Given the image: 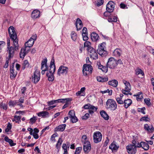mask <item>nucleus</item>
Masks as SVG:
<instances>
[{
  "instance_id": "56",
  "label": "nucleus",
  "mask_w": 154,
  "mask_h": 154,
  "mask_svg": "<svg viewBox=\"0 0 154 154\" xmlns=\"http://www.w3.org/2000/svg\"><path fill=\"white\" fill-rule=\"evenodd\" d=\"M57 103V100H52L50 101H49L48 102V105H50L52 104H54V103Z\"/></svg>"
},
{
  "instance_id": "14",
  "label": "nucleus",
  "mask_w": 154,
  "mask_h": 154,
  "mask_svg": "<svg viewBox=\"0 0 154 154\" xmlns=\"http://www.w3.org/2000/svg\"><path fill=\"white\" fill-rule=\"evenodd\" d=\"M83 144V149L84 152L86 153H88L91 149V145L90 142L89 141H87L85 142V143Z\"/></svg>"
},
{
  "instance_id": "15",
  "label": "nucleus",
  "mask_w": 154,
  "mask_h": 154,
  "mask_svg": "<svg viewBox=\"0 0 154 154\" xmlns=\"http://www.w3.org/2000/svg\"><path fill=\"white\" fill-rule=\"evenodd\" d=\"M114 3L112 1L109 2L106 5V10L109 12L113 11L114 8Z\"/></svg>"
},
{
  "instance_id": "49",
  "label": "nucleus",
  "mask_w": 154,
  "mask_h": 154,
  "mask_svg": "<svg viewBox=\"0 0 154 154\" xmlns=\"http://www.w3.org/2000/svg\"><path fill=\"white\" fill-rule=\"evenodd\" d=\"M150 100L149 98H145L144 99V101L145 103L146 104L149 106L151 104V103L150 102Z\"/></svg>"
},
{
  "instance_id": "58",
  "label": "nucleus",
  "mask_w": 154,
  "mask_h": 154,
  "mask_svg": "<svg viewBox=\"0 0 154 154\" xmlns=\"http://www.w3.org/2000/svg\"><path fill=\"white\" fill-rule=\"evenodd\" d=\"M37 38V35L36 34L34 35H32L31 37L29 39L31 40H32L34 42V41H35Z\"/></svg>"
},
{
  "instance_id": "31",
  "label": "nucleus",
  "mask_w": 154,
  "mask_h": 154,
  "mask_svg": "<svg viewBox=\"0 0 154 154\" xmlns=\"http://www.w3.org/2000/svg\"><path fill=\"white\" fill-rule=\"evenodd\" d=\"M47 76L48 78V80L50 81H53L54 79V73L49 72L46 73Z\"/></svg>"
},
{
  "instance_id": "40",
  "label": "nucleus",
  "mask_w": 154,
  "mask_h": 154,
  "mask_svg": "<svg viewBox=\"0 0 154 154\" xmlns=\"http://www.w3.org/2000/svg\"><path fill=\"white\" fill-rule=\"evenodd\" d=\"M62 142L63 141L61 138H60L57 141V144L56 145V147L57 149L60 148Z\"/></svg>"
},
{
  "instance_id": "6",
  "label": "nucleus",
  "mask_w": 154,
  "mask_h": 154,
  "mask_svg": "<svg viewBox=\"0 0 154 154\" xmlns=\"http://www.w3.org/2000/svg\"><path fill=\"white\" fill-rule=\"evenodd\" d=\"M92 66L89 64H85L83 65L82 72L84 75L86 76L87 75L91 74L92 72Z\"/></svg>"
},
{
  "instance_id": "46",
  "label": "nucleus",
  "mask_w": 154,
  "mask_h": 154,
  "mask_svg": "<svg viewBox=\"0 0 154 154\" xmlns=\"http://www.w3.org/2000/svg\"><path fill=\"white\" fill-rule=\"evenodd\" d=\"M122 93L125 94V95H132L131 93V92L130 91H128L126 90H123V89L122 90Z\"/></svg>"
},
{
  "instance_id": "61",
  "label": "nucleus",
  "mask_w": 154,
  "mask_h": 154,
  "mask_svg": "<svg viewBox=\"0 0 154 154\" xmlns=\"http://www.w3.org/2000/svg\"><path fill=\"white\" fill-rule=\"evenodd\" d=\"M111 13L106 11L104 12V16L106 17H108L110 15V13Z\"/></svg>"
},
{
  "instance_id": "25",
  "label": "nucleus",
  "mask_w": 154,
  "mask_h": 154,
  "mask_svg": "<svg viewBox=\"0 0 154 154\" xmlns=\"http://www.w3.org/2000/svg\"><path fill=\"white\" fill-rule=\"evenodd\" d=\"M17 73L16 72H15L14 70V67L12 66L10 67V77L11 79L14 78L16 76Z\"/></svg>"
},
{
  "instance_id": "53",
  "label": "nucleus",
  "mask_w": 154,
  "mask_h": 154,
  "mask_svg": "<svg viewBox=\"0 0 154 154\" xmlns=\"http://www.w3.org/2000/svg\"><path fill=\"white\" fill-rule=\"evenodd\" d=\"M108 67L106 66H103V67L101 69V70L103 72H104L105 73H106L108 71Z\"/></svg>"
},
{
  "instance_id": "48",
  "label": "nucleus",
  "mask_w": 154,
  "mask_h": 154,
  "mask_svg": "<svg viewBox=\"0 0 154 154\" xmlns=\"http://www.w3.org/2000/svg\"><path fill=\"white\" fill-rule=\"evenodd\" d=\"M11 125L10 123H8V125L7 126V128L5 130V132H9L10 130L11 129Z\"/></svg>"
},
{
  "instance_id": "63",
  "label": "nucleus",
  "mask_w": 154,
  "mask_h": 154,
  "mask_svg": "<svg viewBox=\"0 0 154 154\" xmlns=\"http://www.w3.org/2000/svg\"><path fill=\"white\" fill-rule=\"evenodd\" d=\"M8 143H9L11 146H14L16 144L15 143H14L13 141L11 139Z\"/></svg>"
},
{
  "instance_id": "37",
  "label": "nucleus",
  "mask_w": 154,
  "mask_h": 154,
  "mask_svg": "<svg viewBox=\"0 0 154 154\" xmlns=\"http://www.w3.org/2000/svg\"><path fill=\"white\" fill-rule=\"evenodd\" d=\"M91 43L89 41H86L84 44V48L87 47V50L89 48H92L91 46Z\"/></svg>"
},
{
  "instance_id": "35",
  "label": "nucleus",
  "mask_w": 154,
  "mask_h": 154,
  "mask_svg": "<svg viewBox=\"0 0 154 154\" xmlns=\"http://www.w3.org/2000/svg\"><path fill=\"white\" fill-rule=\"evenodd\" d=\"M71 100L70 98L60 99L57 100V103L61 102L62 103H64L70 101Z\"/></svg>"
},
{
  "instance_id": "54",
  "label": "nucleus",
  "mask_w": 154,
  "mask_h": 154,
  "mask_svg": "<svg viewBox=\"0 0 154 154\" xmlns=\"http://www.w3.org/2000/svg\"><path fill=\"white\" fill-rule=\"evenodd\" d=\"M83 39V40L85 41L88 40V38L87 36V34H82Z\"/></svg>"
},
{
  "instance_id": "5",
  "label": "nucleus",
  "mask_w": 154,
  "mask_h": 154,
  "mask_svg": "<svg viewBox=\"0 0 154 154\" xmlns=\"http://www.w3.org/2000/svg\"><path fill=\"white\" fill-rule=\"evenodd\" d=\"M117 61L113 58H110L106 63V66L110 69H114L117 66Z\"/></svg>"
},
{
  "instance_id": "57",
  "label": "nucleus",
  "mask_w": 154,
  "mask_h": 154,
  "mask_svg": "<svg viewBox=\"0 0 154 154\" xmlns=\"http://www.w3.org/2000/svg\"><path fill=\"white\" fill-rule=\"evenodd\" d=\"M89 114L88 113H86L85 115L82 117L83 119H87L89 117Z\"/></svg>"
},
{
  "instance_id": "26",
  "label": "nucleus",
  "mask_w": 154,
  "mask_h": 154,
  "mask_svg": "<svg viewBox=\"0 0 154 154\" xmlns=\"http://www.w3.org/2000/svg\"><path fill=\"white\" fill-rule=\"evenodd\" d=\"M85 88L84 87L82 88L80 91H78L76 93L77 96L80 95L81 96H84L85 95Z\"/></svg>"
},
{
  "instance_id": "47",
  "label": "nucleus",
  "mask_w": 154,
  "mask_h": 154,
  "mask_svg": "<svg viewBox=\"0 0 154 154\" xmlns=\"http://www.w3.org/2000/svg\"><path fill=\"white\" fill-rule=\"evenodd\" d=\"M150 119L148 117V116H144L141 118L140 119V121H149Z\"/></svg>"
},
{
  "instance_id": "2",
  "label": "nucleus",
  "mask_w": 154,
  "mask_h": 154,
  "mask_svg": "<svg viewBox=\"0 0 154 154\" xmlns=\"http://www.w3.org/2000/svg\"><path fill=\"white\" fill-rule=\"evenodd\" d=\"M34 42L32 40L29 39L25 44V48H23L21 49L20 54V57L23 59H24V57L28 52L30 50L29 48L33 45Z\"/></svg>"
},
{
  "instance_id": "21",
  "label": "nucleus",
  "mask_w": 154,
  "mask_h": 154,
  "mask_svg": "<svg viewBox=\"0 0 154 154\" xmlns=\"http://www.w3.org/2000/svg\"><path fill=\"white\" fill-rule=\"evenodd\" d=\"M122 53V50L119 48H116L115 49L113 52V54L116 57H119Z\"/></svg>"
},
{
  "instance_id": "1",
  "label": "nucleus",
  "mask_w": 154,
  "mask_h": 154,
  "mask_svg": "<svg viewBox=\"0 0 154 154\" xmlns=\"http://www.w3.org/2000/svg\"><path fill=\"white\" fill-rule=\"evenodd\" d=\"M8 31L10 38L13 41V44L15 47L14 48L12 46L8 47V57L9 58H11L14 55L15 50H17L18 49L19 46L18 44V39H17V35L14 27L12 26H10L8 29Z\"/></svg>"
},
{
  "instance_id": "50",
  "label": "nucleus",
  "mask_w": 154,
  "mask_h": 154,
  "mask_svg": "<svg viewBox=\"0 0 154 154\" xmlns=\"http://www.w3.org/2000/svg\"><path fill=\"white\" fill-rule=\"evenodd\" d=\"M121 97H117L116 100L117 103L119 104H122L124 103V102L122 100Z\"/></svg>"
},
{
  "instance_id": "28",
  "label": "nucleus",
  "mask_w": 154,
  "mask_h": 154,
  "mask_svg": "<svg viewBox=\"0 0 154 154\" xmlns=\"http://www.w3.org/2000/svg\"><path fill=\"white\" fill-rule=\"evenodd\" d=\"M66 125L65 124L59 125L56 128V131H63L65 129Z\"/></svg>"
},
{
  "instance_id": "30",
  "label": "nucleus",
  "mask_w": 154,
  "mask_h": 154,
  "mask_svg": "<svg viewBox=\"0 0 154 154\" xmlns=\"http://www.w3.org/2000/svg\"><path fill=\"white\" fill-rule=\"evenodd\" d=\"M109 85H111L113 87H116L117 86L118 84V81L116 80H113L109 81L108 82Z\"/></svg>"
},
{
  "instance_id": "17",
  "label": "nucleus",
  "mask_w": 154,
  "mask_h": 154,
  "mask_svg": "<svg viewBox=\"0 0 154 154\" xmlns=\"http://www.w3.org/2000/svg\"><path fill=\"white\" fill-rule=\"evenodd\" d=\"M119 147V146L117 145L116 142L114 141L111 143L109 147V148L112 151L117 150Z\"/></svg>"
},
{
  "instance_id": "16",
  "label": "nucleus",
  "mask_w": 154,
  "mask_h": 154,
  "mask_svg": "<svg viewBox=\"0 0 154 154\" xmlns=\"http://www.w3.org/2000/svg\"><path fill=\"white\" fill-rule=\"evenodd\" d=\"M50 69L49 72L54 73L55 70V66L54 63V57L52 58L49 66Z\"/></svg>"
},
{
  "instance_id": "11",
  "label": "nucleus",
  "mask_w": 154,
  "mask_h": 154,
  "mask_svg": "<svg viewBox=\"0 0 154 154\" xmlns=\"http://www.w3.org/2000/svg\"><path fill=\"white\" fill-rule=\"evenodd\" d=\"M126 148L129 154H135L137 151L136 146L134 145H128Z\"/></svg>"
},
{
  "instance_id": "12",
  "label": "nucleus",
  "mask_w": 154,
  "mask_h": 154,
  "mask_svg": "<svg viewBox=\"0 0 154 154\" xmlns=\"http://www.w3.org/2000/svg\"><path fill=\"white\" fill-rule=\"evenodd\" d=\"M84 108L85 109H88V112L90 114H92L94 113V111L91 110H93L94 111H96L97 108L95 107L93 105H91L90 104H88L85 105L84 106Z\"/></svg>"
},
{
  "instance_id": "62",
  "label": "nucleus",
  "mask_w": 154,
  "mask_h": 154,
  "mask_svg": "<svg viewBox=\"0 0 154 154\" xmlns=\"http://www.w3.org/2000/svg\"><path fill=\"white\" fill-rule=\"evenodd\" d=\"M36 120V119L35 117H33L31 118L30 119V121L32 124L34 123Z\"/></svg>"
},
{
  "instance_id": "55",
  "label": "nucleus",
  "mask_w": 154,
  "mask_h": 154,
  "mask_svg": "<svg viewBox=\"0 0 154 154\" xmlns=\"http://www.w3.org/2000/svg\"><path fill=\"white\" fill-rule=\"evenodd\" d=\"M103 0H97V5L99 6L103 4Z\"/></svg>"
},
{
  "instance_id": "13",
  "label": "nucleus",
  "mask_w": 154,
  "mask_h": 154,
  "mask_svg": "<svg viewBox=\"0 0 154 154\" xmlns=\"http://www.w3.org/2000/svg\"><path fill=\"white\" fill-rule=\"evenodd\" d=\"M69 117L70 118L72 122L75 123L78 121V119L75 116L74 111L73 110L70 111L69 112Z\"/></svg>"
},
{
  "instance_id": "22",
  "label": "nucleus",
  "mask_w": 154,
  "mask_h": 154,
  "mask_svg": "<svg viewBox=\"0 0 154 154\" xmlns=\"http://www.w3.org/2000/svg\"><path fill=\"white\" fill-rule=\"evenodd\" d=\"M39 11L38 10H35L32 12L31 16L32 18L35 19L39 17Z\"/></svg>"
},
{
  "instance_id": "8",
  "label": "nucleus",
  "mask_w": 154,
  "mask_h": 154,
  "mask_svg": "<svg viewBox=\"0 0 154 154\" xmlns=\"http://www.w3.org/2000/svg\"><path fill=\"white\" fill-rule=\"evenodd\" d=\"M88 51L90 57L94 60H96L98 58V55L96 50L93 48H89L88 49Z\"/></svg>"
},
{
  "instance_id": "52",
  "label": "nucleus",
  "mask_w": 154,
  "mask_h": 154,
  "mask_svg": "<svg viewBox=\"0 0 154 154\" xmlns=\"http://www.w3.org/2000/svg\"><path fill=\"white\" fill-rule=\"evenodd\" d=\"M136 96L137 100H140L143 98L142 93H141L140 94H137L136 95Z\"/></svg>"
},
{
  "instance_id": "19",
  "label": "nucleus",
  "mask_w": 154,
  "mask_h": 154,
  "mask_svg": "<svg viewBox=\"0 0 154 154\" xmlns=\"http://www.w3.org/2000/svg\"><path fill=\"white\" fill-rule=\"evenodd\" d=\"M76 26L77 31L80 30L83 26L81 20L78 18L76 22Z\"/></svg>"
},
{
  "instance_id": "36",
  "label": "nucleus",
  "mask_w": 154,
  "mask_h": 154,
  "mask_svg": "<svg viewBox=\"0 0 154 154\" xmlns=\"http://www.w3.org/2000/svg\"><path fill=\"white\" fill-rule=\"evenodd\" d=\"M29 66V63L28 61L26 60H25L23 64L22 68L23 70H24L26 68L28 67Z\"/></svg>"
},
{
  "instance_id": "38",
  "label": "nucleus",
  "mask_w": 154,
  "mask_h": 154,
  "mask_svg": "<svg viewBox=\"0 0 154 154\" xmlns=\"http://www.w3.org/2000/svg\"><path fill=\"white\" fill-rule=\"evenodd\" d=\"M77 36V35L76 33L74 31L72 32L71 34V37L73 41H75L76 39Z\"/></svg>"
},
{
  "instance_id": "43",
  "label": "nucleus",
  "mask_w": 154,
  "mask_h": 154,
  "mask_svg": "<svg viewBox=\"0 0 154 154\" xmlns=\"http://www.w3.org/2000/svg\"><path fill=\"white\" fill-rule=\"evenodd\" d=\"M82 150V147H78L76 148L74 154H79Z\"/></svg>"
},
{
  "instance_id": "27",
  "label": "nucleus",
  "mask_w": 154,
  "mask_h": 154,
  "mask_svg": "<svg viewBox=\"0 0 154 154\" xmlns=\"http://www.w3.org/2000/svg\"><path fill=\"white\" fill-rule=\"evenodd\" d=\"M132 100L129 99L125 100L124 103V107L126 108H127L132 103Z\"/></svg>"
},
{
  "instance_id": "44",
  "label": "nucleus",
  "mask_w": 154,
  "mask_h": 154,
  "mask_svg": "<svg viewBox=\"0 0 154 154\" xmlns=\"http://www.w3.org/2000/svg\"><path fill=\"white\" fill-rule=\"evenodd\" d=\"M14 118L16 119V122L18 123H19L21 121V117L20 116H14Z\"/></svg>"
},
{
  "instance_id": "41",
  "label": "nucleus",
  "mask_w": 154,
  "mask_h": 154,
  "mask_svg": "<svg viewBox=\"0 0 154 154\" xmlns=\"http://www.w3.org/2000/svg\"><path fill=\"white\" fill-rule=\"evenodd\" d=\"M62 148L64 150V152L63 154H67V149H68L67 146L65 143L63 144Z\"/></svg>"
},
{
  "instance_id": "7",
  "label": "nucleus",
  "mask_w": 154,
  "mask_h": 154,
  "mask_svg": "<svg viewBox=\"0 0 154 154\" xmlns=\"http://www.w3.org/2000/svg\"><path fill=\"white\" fill-rule=\"evenodd\" d=\"M40 77V72L37 70H36L34 72L33 75L32 77V81L35 84H36L39 81Z\"/></svg>"
},
{
  "instance_id": "39",
  "label": "nucleus",
  "mask_w": 154,
  "mask_h": 154,
  "mask_svg": "<svg viewBox=\"0 0 154 154\" xmlns=\"http://www.w3.org/2000/svg\"><path fill=\"white\" fill-rule=\"evenodd\" d=\"M135 71V73L136 75L141 74L142 75H144V73L143 72V71L141 69L139 68H137L136 69Z\"/></svg>"
},
{
  "instance_id": "24",
  "label": "nucleus",
  "mask_w": 154,
  "mask_h": 154,
  "mask_svg": "<svg viewBox=\"0 0 154 154\" xmlns=\"http://www.w3.org/2000/svg\"><path fill=\"white\" fill-rule=\"evenodd\" d=\"M144 128L146 130L149 132H152L154 130V128L152 125L149 126L147 124L144 125Z\"/></svg>"
},
{
  "instance_id": "23",
  "label": "nucleus",
  "mask_w": 154,
  "mask_h": 154,
  "mask_svg": "<svg viewBox=\"0 0 154 154\" xmlns=\"http://www.w3.org/2000/svg\"><path fill=\"white\" fill-rule=\"evenodd\" d=\"M123 83H124V84L125 85V90H126L128 91H130L131 90V88L129 82H128L126 80H124L123 81Z\"/></svg>"
},
{
  "instance_id": "45",
  "label": "nucleus",
  "mask_w": 154,
  "mask_h": 154,
  "mask_svg": "<svg viewBox=\"0 0 154 154\" xmlns=\"http://www.w3.org/2000/svg\"><path fill=\"white\" fill-rule=\"evenodd\" d=\"M5 45V43L4 42L0 41V52L2 51V49L4 47Z\"/></svg>"
},
{
  "instance_id": "64",
  "label": "nucleus",
  "mask_w": 154,
  "mask_h": 154,
  "mask_svg": "<svg viewBox=\"0 0 154 154\" xmlns=\"http://www.w3.org/2000/svg\"><path fill=\"white\" fill-rule=\"evenodd\" d=\"M26 87H23L21 90V92L22 94H24L26 92Z\"/></svg>"
},
{
  "instance_id": "51",
  "label": "nucleus",
  "mask_w": 154,
  "mask_h": 154,
  "mask_svg": "<svg viewBox=\"0 0 154 154\" xmlns=\"http://www.w3.org/2000/svg\"><path fill=\"white\" fill-rule=\"evenodd\" d=\"M87 136L85 135H83L82 137V139L81 140L82 142V143H84L85 142H87V141H88L87 140Z\"/></svg>"
},
{
  "instance_id": "29",
  "label": "nucleus",
  "mask_w": 154,
  "mask_h": 154,
  "mask_svg": "<svg viewBox=\"0 0 154 154\" xmlns=\"http://www.w3.org/2000/svg\"><path fill=\"white\" fill-rule=\"evenodd\" d=\"M101 116L103 119L106 120H108L109 119V116L107 113L104 111H102L100 112Z\"/></svg>"
},
{
  "instance_id": "20",
  "label": "nucleus",
  "mask_w": 154,
  "mask_h": 154,
  "mask_svg": "<svg viewBox=\"0 0 154 154\" xmlns=\"http://www.w3.org/2000/svg\"><path fill=\"white\" fill-rule=\"evenodd\" d=\"M91 38L92 41L97 42L99 39L98 35L95 32H92L91 34Z\"/></svg>"
},
{
  "instance_id": "34",
  "label": "nucleus",
  "mask_w": 154,
  "mask_h": 154,
  "mask_svg": "<svg viewBox=\"0 0 154 154\" xmlns=\"http://www.w3.org/2000/svg\"><path fill=\"white\" fill-rule=\"evenodd\" d=\"M141 146L145 150H148L149 149V146L147 143L145 142H141Z\"/></svg>"
},
{
  "instance_id": "59",
  "label": "nucleus",
  "mask_w": 154,
  "mask_h": 154,
  "mask_svg": "<svg viewBox=\"0 0 154 154\" xmlns=\"http://www.w3.org/2000/svg\"><path fill=\"white\" fill-rule=\"evenodd\" d=\"M145 109V108L144 107L142 108L141 109H140L138 110L139 112H141L143 114H145V112L144 110Z\"/></svg>"
},
{
  "instance_id": "33",
  "label": "nucleus",
  "mask_w": 154,
  "mask_h": 154,
  "mask_svg": "<svg viewBox=\"0 0 154 154\" xmlns=\"http://www.w3.org/2000/svg\"><path fill=\"white\" fill-rule=\"evenodd\" d=\"M108 20L109 22H116L117 21V17L115 16H110L108 19Z\"/></svg>"
},
{
  "instance_id": "4",
  "label": "nucleus",
  "mask_w": 154,
  "mask_h": 154,
  "mask_svg": "<svg viewBox=\"0 0 154 154\" xmlns=\"http://www.w3.org/2000/svg\"><path fill=\"white\" fill-rule=\"evenodd\" d=\"M106 43L103 42L100 44L98 45V48L97 50V53L101 55H104L106 54V51L105 50Z\"/></svg>"
},
{
  "instance_id": "10",
  "label": "nucleus",
  "mask_w": 154,
  "mask_h": 154,
  "mask_svg": "<svg viewBox=\"0 0 154 154\" xmlns=\"http://www.w3.org/2000/svg\"><path fill=\"white\" fill-rule=\"evenodd\" d=\"M68 68L63 66H61L59 68L57 74L60 76L61 74L66 75L68 71Z\"/></svg>"
},
{
  "instance_id": "60",
  "label": "nucleus",
  "mask_w": 154,
  "mask_h": 154,
  "mask_svg": "<svg viewBox=\"0 0 154 154\" xmlns=\"http://www.w3.org/2000/svg\"><path fill=\"white\" fill-rule=\"evenodd\" d=\"M1 108H2L4 109H6L7 108V106L5 104H2L0 106Z\"/></svg>"
},
{
  "instance_id": "42",
  "label": "nucleus",
  "mask_w": 154,
  "mask_h": 154,
  "mask_svg": "<svg viewBox=\"0 0 154 154\" xmlns=\"http://www.w3.org/2000/svg\"><path fill=\"white\" fill-rule=\"evenodd\" d=\"M18 102L16 100H11L8 103V104L9 106H14Z\"/></svg>"
},
{
  "instance_id": "3",
  "label": "nucleus",
  "mask_w": 154,
  "mask_h": 154,
  "mask_svg": "<svg viewBox=\"0 0 154 154\" xmlns=\"http://www.w3.org/2000/svg\"><path fill=\"white\" fill-rule=\"evenodd\" d=\"M106 108L111 111H114L117 107L116 101L112 99H108L106 102Z\"/></svg>"
},
{
  "instance_id": "18",
  "label": "nucleus",
  "mask_w": 154,
  "mask_h": 154,
  "mask_svg": "<svg viewBox=\"0 0 154 154\" xmlns=\"http://www.w3.org/2000/svg\"><path fill=\"white\" fill-rule=\"evenodd\" d=\"M47 58L43 60L42 61L41 63V69L43 70L47 71L48 70V66L47 65Z\"/></svg>"
},
{
  "instance_id": "9",
  "label": "nucleus",
  "mask_w": 154,
  "mask_h": 154,
  "mask_svg": "<svg viewBox=\"0 0 154 154\" xmlns=\"http://www.w3.org/2000/svg\"><path fill=\"white\" fill-rule=\"evenodd\" d=\"M102 137V134L100 132H95L93 135L94 142L95 143H97L100 142L101 140Z\"/></svg>"
},
{
  "instance_id": "32",
  "label": "nucleus",
  "mask_w": 154,
  "mask_h": 154,
  "mask_svg": "<svg viewBox=\"0 0 154 154\" xmlns=\"http://www.w3.org/2000/svg\"><path fill=\"white\" fill-rule=\"evenodd\" d=\"M49 113L46 111H42L38 113V116L39 117H46L48 116Z\"/></svg>"
}]
</instances>
